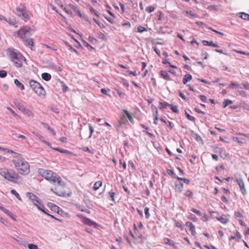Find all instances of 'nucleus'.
<instances>
[{"mask_svg":"<svg viewBox=\"0 0 249 249\" xmlns=\"http://www.w3.org/2000/svg\"><path fill=\"white\" fill-rule=\"evenodd\" d=\"M16 11L18 16L20 17L24 21H27L29 19V16L25 6H19L16 8Z\"/></svg>","mask_w":249,"mask_h":249,"instance_id":"39448f33","label":"nucleus"},{"mask_svg":"<svg viewBox=\"0 0 249 249\" xmlns=\"http://www.w3.org/2000/svg\"><path fill=\"white\" fill-rule=\"evenodd\" d=\"M7 53L16 67L21 68L23 66V62L26 63L25 58L20 53L9 49L7 50Z\"/></svg>","mask_w":249,"mask_h":249,"instance_id":"7ed1b4c3","label":"nucleus"},{"mask_svg":"<svg viewBox=\"0 0 249 249\" xmlns=\"http://www.w3.org/2000/svg\"><path fill=\"white\" fill-rule=\"evenodd\" d=\"M102 184V182L101 181H98L96 182L94 184L93 188V189L94 190H98L101 186Z\"/></svg>","mask_w":249,"mask_h":249,"instance_id":"bb28decb","label":"nucleus"},{"mask_svg":"<svg viewBox=\"0 0 249 249\" xmlns=\"http://www.w3.org/2000/svg\"><path fill=\"white\" fill-rule=\"evenodd\" d=\"M176 226L178 228H180L182 230L183 229L182 224L178 221H176Z\"/></svg>","mask_w":249,"mask_h":249,"instance_id":"e2e57ef3","label":"nucleus"},{"mask_svg":"<svg viewBox=\"0 0 249 249\" xmlns=\"http://www.w3.org/2000/svg\"><path fill=\"white\" fill-rule=\"evenodd\" d=\"M186 226L189 228V230L191 232L192 234L195 236L196 235V232L195 231V226L193 224V223L188 221L186 223Z\"/></svg>","mask_w":249,"mask_h":249,"instance_id":"9d476101","label":"nucleus"},{"mask_svg":"<svg viewBox=\"0 0 249 249\" xmlns=\"http://www.w3.org/2000/svg\"><path fill=\"white\" fill-rule=\"evenodd\" d=\"M23 114L29 117H33V113L31 110H22Z\"/></svg>","mask_w":249,"mask_h":249,"instance_id":"393cba45","label":"nucleus"},{"mask_svg":"<svg viewBox=\"0 0 249 249\" xmlns=\"http://www.w3.org/2000/svg\"><path fill=\"white\" fill-rule=\"evenodd\" d=\"M7 22H8L10 25L12 26H15L17 24V22L15 18L9 19L8 21L7 20Z\"/></svg>","mask_w":249,"mask_h":249,"instance_id":"e433bc0d","label":"nucleus"},{"mask_svg":"<svg viewBox=\"0 0 249 249\" xmlns=\"http://www.w3.org/2000/svg\"><path fill=\"white\" fill-rule=\"evenodd\" d=\"M35 92L39 96H44L45 95V90L43 88L42 86L41 85L40 87H38Z\"/></svg>","mask_w":249,"mask_h":249,"instance_id":"1a4fd4ad","label":"nucleus"},{"mask_svg":"<svg viewBox=\"0 0 249 249\" xmlns=\"http://www.w3.org/2000/svg\"><path fill=\"white\" fill-rule=\"evenodd\" d=\"M185 114L186 115V117H187V118L189 120H190L191 121H195V118L194 117L190 115L187 112H185Z\"/></svg>","mask_w":249,"mask_h":249,"instance_id":"8fccbe9b","label":"nucleus"},{"mask_svg":"<svg viewBox=\"0 0 249 249\" xmlns=\"http://www.w3.org/2000/svg\"><path fill=\"white\" fill-rule=\"evenodd\" d=\"M7 75V72L6 71L3 70L0 71V77L1 78H4L6 77Z\"/></svg>","mask_w":249,"mask_h":249,"instance_id":"de8ad7c7","label":"nucleus"},{"mask_svg":"<svg viewBox=\"0 0 249 249\" xmlns=\"http://www.w3.org/2000/svg\"><path fill=\"white\" fill-rule=\"evenodd\" d=\"M216 219L223 224H226L229 221V218L225 215H222Z\"/></svg>","mask_w":249,"mask_h":249,"instance_id":"2eb2a0df","label":"nucleus"},{"mask_svg":"<svg viewBox=\"0 0 249 249\" xmlns=\"http://www.w3.org/2000/svg\"><path fill=\"white\" fill-rule=\"evenodd\" d=\"M53 149L54 150L59 151V152L62 153H65V154H70L71 153V152L67 150H65V149H59L57 148H53Z\"/></svg>","mask_w":249,"mask_h":249,"instance_id":"473e14b6","label":"nucleus"},{"mask_svg":"<svg viewBox=\"0 0 249 249\" xmlns=\"http://www.w3.org/2000/svg\"><path fill=\"white\" fill-rule=\"evenodd\" d=\"M25 41L26 44L29 46H31V50H33L32 47L34 45V39L33 38L26 39L25 40Z\"/></svg>","mask_w":249,"mask_h":249,"instance_id":"412c9836","label":"nucleus"},{"mask_svg":"<svg viewBox=\"0 0 249 249\" xmlns=\"http://www.w3.org/2000/svg\"><path fill=\"white\" fill-rule=\"evenodd\" d=\"M84 222L86 224H87L88 225L90 226H93L94 227H96L98 226V224L96 223H95L94 221H91L89 219H88V218H85L84 219Z\"/></svg>","mask_w":249,"mask_h":249,"instance_id":"4468645a","label":"nucleus"},{"mask_svg":"<svg viewBox=\"0 0 249 249\" xmlns=\"http://www.w3.org/2000/svg\"><path fill=\"white\" fill-rule=\"evenodd\" d=\"M164 242L165 244H166L167 245H169V246H171L175 248H177L176 243L173 240H172L169 238H165L164 239Z\"/></svg>","mask_w":249,"mask_h":249,"instance_id":"ddd939ff","label":"nucleus"},{"mask_svg":"<svg viewBox=\"0 0 249 249\" xmlns=\"http://www.w3.org/2000/svg\"><path fill=\"white\" fill-rule=\"evenodd\" d=\"M93 20L101 28H103V27H105L103 24L101 25V23L97 19H96L95 18H93Z\"/></svg>","mask_w":249,"mask_h":249,"instance_id":"6e6d98bb","label":"nucleus"},{"mask_svg":"<svg viewBox=\"0 0 249 249\" xmlns=\"http://www.w3.org/2000/svg\"><path fill=\"white\" fill-rule=\"evenodd\" d=\"M89 40L92 43H93L94 41H96V39L94 37L90 36L89 37Z\"/></svg>","mask_w":249,"mask_h":249,"instance_id":"338daca9","label":"nucleus"},{"mask_svg":"<svg viewBox=\"0 0 249 249\" xmlns=\"http://www.w3.org/2000/svg\"><path fill=\"white\" fill-rule=\"evenodd\" d=\"M124 124V119L123 117H122L120 120L119 121V127H121L123 125V124Z\"/></svg>","mask_w":249,"mask_h":249,"instance_id":"0e129e2a","label":"nucleus"},{"mask_svg":"<svg viewBox=\"0 0 249 249\" xmlns=\"http://www.w3.org/2000/svg\"><path fill=\"white\" fill-rule=\"evenodd\" d=\"M241 238V235L240 233L238 231H236L235 232V236H231L229 238V240H231L233 239H236L237 241H239Z\"/></svg>","mask_w":249,"mask_h":249,"instance_id":"aec40b11","label":"nucleus"},{"mask_svg":"<svg viewBox=\"0 0 249 249\" xmlns=\"http://www.w3.org/2000/svg\"><path fill=\"white\" fill-rule=\"evenodd\" d=\"M229 87L230 88H231V89H233V88H236V89L241 88V89H242V87H241V86L240 85H239L237 83H234V82H231L230 84Z\"/></svg>","mask_w":249,"mask_h":249,"instance_id":"b1692460","label":"nucleus"},{"mask_svg":"<svg viewBox=\"0 0 249 249\" xmlns=\"http://www.w3.org/2000/svg\"><path fill=\"white\" fill-rule=\"evenodd\" d=\"M212 158H213V160H215L216 161H217L218 160V157L217 155H216V154H213L212 155Z\"/></svg>","mask_w":249,"mask_h":249,"instance_id":"774afa93","label":"nucleus"},{"mask_svg":"<svg viewBox=\"0 0 249 249\" xmlns=\"http://www.w3.org/2000/svg\"><path fill=\"white\" fill-rule=\"evenodd\" d=\"M188 218L190 219L194 220V221H196L197 220V218L196 217V216L193 214H190L188 216Z\"/></svg>","mask_w":249,"mask_h":249,"instance_id":"3c124183","label":"nucleus"},{"mask_svg":"<svg viewBox=\"0 0 249 249\" xmlns=\"http://www.w3.org/2000/svg\"><path fill=\"white\" fill-rule=\"evenodd\" d=\"M101 92L104 94H107V92L110 91L109 89H101Z\"/></svg>","mask_w":249,"mask_h":249,"instance_id":"052dcab7","label":"nucleus"},{"mask_svg":"<svg viewBox=\"0 0 249 249\" xmlns=\"http://www.w3.org/2000/svg\"><path fill=\"white\" fill-rule=\"evenodd\" d=\"M157 114H158V110H156L155 113L154 114V123L155 124H157V120L158 119V116H157Z\"/></svg>","mask_w":249,"mask_h":249,"instance_id":"603ef678","label":"nucleus"},{"mask_svg":"<svg viewBox=\"0 0 249 249\" xmlns=\"http://www.w3.org/2000/svg\"><path fill=\"white\" fill-rule=\"evenodd\" d=\"M125 117L128 118L129 121L132 124H134V120L132 117L130 116V115L128 113L127 110H125Z\"/></svg>","mask_w":249,"mask_h":249,"instance_id":"f704fd0d","label":"nucleus"},{"mask_svg":"<svg viewBox=\"0 0 249 249\" xmlns=\"http://www.w3.org/2000/svg\"><path fill=\"white\" fill-rule=\"evenodd\" d=\"M16 170L19 174L26 175L30 172V166L28 162L22 158H15L12 160Z\"/></svg>","mask_w":249,"mask_h":249,"instance_id":"f03ea898","label":"nucleus"},{"mask_svg":"<svg viewBox=\"0 0 249 249\" xmlns=\"http://www.w3.org/2000/svg\"><path fill=\"white\" fill-rule=\"evenodd\" d=\"M191 211H192L193 212L196 213L197 214H198L199 215H201V213L200 211H198V210H196V209H195L194 208H192L191 209Z\"/></svg>","mask_w":249,"mask_h":249,"instance_id":"5fc2aeb1","label":"nucleus"},{"mask_svg":"<svg viewBox=\"0 0 249 249\" xmlns=\"http://www.w3.org/2000/svg\"><path fill=\"white\" fill-rule=\"evenodd\" d=\"M160 109H164L167 107H169L170 109H177L176 106H173L172 105L169 104L166 102L160 103Z\"/></svg>","mask_w":249,"mask_h":249,"instance_id":"9b49d317","label":"nucleus"},{"mask_svg":"<svg viewBox=\"0 0 249 249\" xmlns=\"http://www.w3.org/2000/svg\"><path fill=\"white\" fill-rule=\"evenodd\" d=\"M155 10V7L153 6H148L146 8L145 10L149 13H150L154 11Z\"/></svg>","mask_w":249,"mask_h":249,"instance_id":"4c0bfd02","label":"nucleus"},{"mask_svg":"<svg viewBox=\"0 0 249 249\" xmlns=\"http://www.w3.org/2000/svg\"><path fill=\"white\" fill-rule=\"evenodd\" d=\"M231 107L233 109H236V108L238 107L244 108V109H248V106L244 102L240 103L239 106H233V107Z\"/></svg>","mask_w":249,"mask_h":249,"instance_id":"a211bd4d","label":"nucleus"},{"mask_svg":"<svg viewBox=\"0 0 249 249\" xmlns=\"http://www.w3.org/2000/svg\"><path fill=\"white\" fill-rule=\"evenodd\" d=\"M240 17L243 19L249 20V15L244 12L240 13Z\"/></svg>","mask_w":249,"mask_h":249,"instance_id":"a878e982","label":"nucleus"},{"mask_svg":"<svg viewBox=\"0 0 249 249\" xmlns=\"http://www.w3.org/2000/svg\"><path fill=\"white\" fill-rule=\"evenodd\" d=\"M26 196L35 205L39 204L40 202V199L33 193H27Z\"/></svg>","mask_w":249,"mask_h":249,"instance_id":"0eeeda50","label":"nucleus"},{"mask_svg":"<svg viewBox=\"0 0 249 249\" xmlns=\"http://www.w3.org/2000/svg\"><path fill=\"white\" fill-rule=\"evenodd\" d=\"M236 181L238 183L239 186H242L244 184L243 179L240 177H239L238 178H236Z\"/></svg>","mask_w":249,"mask_h":249,"instance_id":"2f4dec72","label":"nucleus"},{"mask_svg":"<svg viewBox=\"0 0 249 249\" xmlns=\"http://www.w3.org/2000/svg\"><path fill=\"white\" fill-rule=\"evenodd\" d=\"M28 247L29 249H38L37 246L33 244H29Z\"/></svg>","mask_w":249,"mask_h":249,"instance_id":"09e8293b","label":"nucleus"},{"mask_svg":"<svg viewBox=\"0 0 249 249\" xmlns=\"http://www.w3.org/2000/svg\"><path fill=\"white\" fill-rule=\"evenodd\" d=\"M184 195L189 198H192L193 193L190 190L186 191Z\"/></svg>","mask_w":249,"mask_h":249,"instance_id":"a18cd8bd","label":"nucleus"},{"mask_svg":"<svg viewBox=\"0 0 249 249\" xmlns=\"http://www.w3.org/2000/svg\"><path fill=\"white\" fill-rule=\"evenodd\" d=\"M108 195L109 196L110 199L112 201H114V196L115 195V193L114 192H109Z\"/></svg>","mask_w":249,"mask_h":249,"instance_id":"864d4df0","label":"nucleus"},{"mask_svg":"<svg viewBox=\"0 0 249 249\" xmlns=\"http://www.w3.org/2000/svg\"><path fill=\"white\" fill-rule=\"evenodd\" d=\"M31 31L30 28H21L17 32L18 36L21 38H25L31 36Z\"/></svg>","mask_w":249,"mask_h":249,"instance_id":"423d86ee","label":"nucleus"},{"mask_svg":"<svg viewBox=\"0 0 249 249\" xmlns=\"http://www.w3.org/2000/svg\"><path fill=\"white\" fill-rule=\"evenodd\" d=\"M30 86L31 88L34 90V91L37 89L38 87H40L41 84L37 82L35 80H31L29 82Z\"/></svg>","mask_w":249,"mask_h":249,"instance_id":"6e6552de","label":"nucleus"},{"mask_svg":"<svg viewBox=\"0 0 249 249\" xmlns=\"http://www.w3.org/2000/svg\"><path fill=\"white\" fill-rule=\"evenodd\" d=\"M72 9L75 12H76L78 14V15L80 17H82V14L81 13L80 11L79 10V9L77 7H76L75 6H72Z\"/></svg>","mask_w":249,"mask_h":249,"instance_id":"79ce46f5","label":"nucleus"},{"mask_svg":"<svg viewBox=\"0 0 249 249\" xmlns=\"http://www.w3.org/2000/svg\"><path fill=\"white\" fill-rule=\"evenodd\" d=\"M37 208L42 211L43 213H47L45 211V208L43 205L41 204V201L39 202V204H37L36 205Z\"/></svg>","mask_w":249,"mask_h":249,"instance_id":"c85d7f7f","label":"nucleus"},{"mask_svg":"<svg viewBox=\"0 0 249 249\" xmlns=\"http://www.w3.org/2000/svg\"><path fill=\"white\" fill-rule=\"evenodd\" d=\"M89 128L90 130V135L89 136V138H90L92 135V133H93L94 129L90 124H89Z\"/></svg>","mask_w":249,"mask_h":249,"instance_id":"4d7b16f0","label":"nucleus"},{"mask_svg":"<svg viewBox=\"0 0 249 249\" xmlns=\"http://www.w3.org/2000/svg\"><path fill=\"white\" fill-rule=\"evenodd\" d=\"M0 175L7 180L15 182L18 178V175L12 170L5 168H0Z\"/></svg>","mask_w":249,"mask_h":249,"instance_id":"20e7f679","label":"nucleus"},{"mask_svg":"<svg viewBox=\"0 0 249 249\" xmlns=\"http://www.w3.org/2000/svg\"><path fill=\"white\" fill-rule=\"evenodd\" d=\"M160 74L162 78L164 79L167 80H171L170 75L167 73V71L162 70L160 71Z\"/></svg>","mask_w":249,"mask_h":249,"instance_id":"dca6fc26","label":"nucleus"},{"mask_svg":"<svg viewBox=\"0 0 249 249\" xmlns=\"http://www.w3.org/2000/svg\"><path fill=\"white\" fill-rule=\"evenodd\" d=\"M38 173L46 180L55 185H58L61 187L65 186V184L62 181L61 178L50 170L39 169L38 170Z\"/></svg>","mask_w":249,"mask_h":249,"instance_id":"f257e3e1","label":"nucleus"},{"mask_svg":"<svg viewBox=\"0 0 249 249\" xmlns=\"http://www.w3.org/2000/svg\"><path fill=\"white\" fill-rule=\"evenodd\" d=\"M89 10L92 14H94L97 17H99L100 14L92 7L90 6H89Z\"/></svg>","mask_w":249,"mask_h":249,"instance_id":"72a5a7b5","label":"nucleus"},{"mask_svg":"<svg viewBox=\"0 0 249 249\" xmlns=\"http://www.w3.org/2000/svg\"><path fill=\"white\" fill-rule=\"evenodd\" d=\"M208 8L211 10H214V11L218 10L217 6L214 5H211L208 6Z\"/></svg>","mask_w":249,"mask_h":249,"instance_id":"37998d69","label":"nucleus"},{"mask_svg":"<svg viewBox=\"0 0 249 249\" xmlns=\"http://www.w3.org/2000/svg\"><path fill=\"white\" fill-rule=\"evenodd\" d=\"M199 97H200V99H201V100L204 102H205L206 100H207V98L204 95H201L199 96Z\"/></svg>","mask_w":249,"mask_h":249,"instance_id":"680f3d73","label":"nucleus"},{"mask_svg":"<svg viewBox=\"0 0 249 249\" xmlns=\"http://www.w3.org/2000/svg\"><path fill=\"white\" fill-rule=\"evenodd\" d=\"M240 191L243 195H245L247 194V191L245 187V184H244L242 186H239Z\"/></svg>","mask_w":249,"mask_h":249,"instance_id":"c9c22d12","label":"nucleus"},{"mask_svg":"<svg viewBox=\"0 0 249 249\" xmlns=\"http://www.w3.org/2000/svg\"><path fill=\"white\" fill-rule=\"evenodd\" d=\"M192 79V76L191 74H186L184 75L183 80L182 82L183 84L185 85L188 82H189L191 81Z\"/></svg>","mask_w":249,"mask_h":249,"instance_id":"f3484780","label":"nucleus"},{"mask_svg":"<svg viewBox=\"0 0 249 249\" xmlns=\"http://www.w3.org/2000/svg\"><path fill=\"white\" fill-rule=\"evenodd\" d=\"M149 209L148 207H145L144 208V213H145V217L147 219H148L150 217V214L149 213Z\"/></svg>","mask_w":249,"mask_h":249,"instance_id":"a19ab883","label":"nucleus"},{"mask_svg":"<svg viewBox=\"0 0 249 249\" xmlns=\"http://www.w3.org/2000/svg\"><path fill=\"white\" fill-rule=\"evenodd\" d=\"M147 31L146 28L145 27H143L141 26H139L138 27V32L139 33H143L144 32Z\"/></svg>","mask_w":249,"mask_h":249,"instance_id":"c03bdc74","label":"nucleus"},{"mask_svg":"<svg viewBox=\"0 0 249 249\" xmlns=\"http://www.w3.org/2000/svg\"><path fill=\"white\" fill-rule=\"evenodd\" d=\"M36 136L38 138V139L41 141L42 142H43V141H45L44 140V138L43 136H41L39 134H36Z\"/></svg>","mask_w":249,"mask_h":249,"instance_id":"69168bd1","label":"nucleus"},{"mask_svg":"<svg viewBox=\"0 0 249 249\" xmlns=\"http://www.w3.org/2000/svg\"><path fill=\"white\" fill-rule=\"evenodd\" d=\"M2 212H3L5 214L8 215L10 217H12V213L9 211L8 210L6 209H3Z\"/></svg>","mask_w":249,"mask_h":249,"instance_id":"49530a36","label":"nucleus"},{"mask_svg":"<svg viewBox=\"0 0 249 249\" xmlns=\"http://www.w3.org/2000/svg\"><path fill=\"white\" fill-rule=\"evenodd\" d=\"M11 193L12 194L14 195L18 200H21L20 196L15 190H14V189L11 190Z\"/></svg>","mask_w":249,"mask_h":249,"instance_id":"7c9ffc66","label":"nucleus"},{"mask_svg":"<svg viewBox=\"0 0 249 249\" xmlns=\"http://www.w3.org/2000/svg\"><path fill=\"white\" fill-rule=\"evenodd\" d=\"M154 51L157 54V55L158 56H160V51L159 50V49L158 48L155 47L154 49Z\"/></svg>","mask_w":249,"mask_h":249,"instance_id":"13d9d810","label":"nucleus"},{"mask_svg":"<svg viewBox=\"0 0 249 249\" xmlns=\"http://www.w3.org/2000/svg\"><path fill=\"white\" fill-rule=\"evenodd\" d=\"M231 103H232V102L231 100L226 99L223 102L222 107L225 108L226 107H227V106H228V105H229L230 104H231Z\"/></svg>","mask_w":249,"mask_h":249,"instance_id":"cd10ccee","label":"nucleus"},{"mask_svg":"<svg viewBox=\"0 0 249 249\" xmlns=\"http://www.w3.org/2000/svg\"><path fill=\"white\" fill-rule=\"evenodd\" d=\"M241 87H242V89H246L249 90V83L248 82H245L241 84L240 85Z\"/></svg>","mask_w":249,"mask_h":249,"instance_id":"ea45409f","label":"nucleus"},{"mask_svg":"<svg viewBox=\"0 0 249 249\" xmlns=\"http://www.w3.org/2000/svg\"><path fill=\"white\" fill-rule=\"evenodd\" d=\"M14 83L18 88L20 89L23 90L24 89V85L21 83L18 79H15L14 80Z\"/></svg>","mask_w":249,"mask_h":249,"instance_id":"4be33fe9","label":"nucleus"},{"mask_svg":"<svg viewBox=\"0 0 249 249\" xmlns=\"http://www.w3.org/2000/svg\"><path fill=\"white\" fill-rule=\"evenodd\" d=\"M219 152L220 154L221 157L222 158H225L227 157V154L226 153L225 150L222 148L219 149Z\"/></svg>","mask_w":249,"mask_h":249,"instance_id":"c756f323","label":"nucleus"},{"mask_svg":"<svg viewBox=\"0 0 249 249\" xmlns=\"http://www.w3.org/2000/svg\"><path fill=\"white\" fill-rule=\"evenodd\" d=\"M175 187L176 192L180 193L183 189V184L181 182L176 183Z\"/></svg>","mask_w":249,"mask_h":249,"instance_id":"f8f14e48","label":"nucleus"},{"mask_svg":"<svg viewBox=\"0 0 249 249\" xmlns=\"http://www.w3.org/2000/svg\"><path fill=\"white\" fill-rule=\"evenodd\" d=\"M97 36L98 38L102 39L103 40H106V36L101 32H99L97 34Z\"/></svg>","mask_w":249,"mask_h":249,"instance_id":"58836bf2","label":"nucleus"},{"mask_svg":"<svg viewBox=\"0 0 249 249\" xmlns=\"http://www.w3.org/2000/svg\"><path fill=\"white\" fill-rule=\"evenodd\" d=\"M232 140H233V141L237 142H238L239 143H242V144L246 143V141L244 139H239L237 137H233Z\"/></svg>","mask_w":249,"mask_h":249,"instance_id":"5701e85b","label":"nucleus"},{"mask_svg":"<svg viewBox=\"0 0 249 249\" xmlns=\"http://www.w3.org/2000/svg\"><path fill=\"white\" fill-rule=\"evenodd\" d=\"M234 215L237 217H241L243 216L242 213L239 212H235Z\"/></svg>","mask_w":249,"mask_h":249,"instance_id":"bf43d9fd","label":"nucleus"},{"mask_svg":"<svg viewBox=\"0 0 249 249\" xmlns=\"http://www.w3.org/2000/svg\"><path fill=\"white\" fill-rule=\"evenodd\" d=\"M41 77L44 80L48 81L51 79V75L48 73L44 72L41 74Z\"/></svg>","mask_w":249,"mask_h":249,"instance_id":"6ab92c4d","label":"nucleus"}]
</instances>
